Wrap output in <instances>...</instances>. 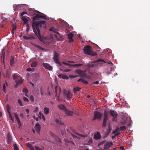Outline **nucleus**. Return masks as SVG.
Returning <instances> with one entry per match:
<instances>
[{"mask_svg":"<svg viewBox=\"0 0 150 150\" xmlns=\"http://www.w3.org/2000/svg\"><path fill=\"white\" fill-rule=\"evenodd\" d=\"M46 22L44 21H35L33 24V31L36 34L38 39L41 41L43 40V38L40 33V30L39 27H42V25H45Z\"/></svg>","mask_w":150,"mask_h":150,"instance_id":"obj_1","label":"nucleus"},{"mask_svg":"<svg viewBox=\"0 0 150 150\" xmlns=\"http://www.w3.org/2000/svg\"><path fill=\"white\" fill-rule=\"evenodd\" d=\"M91 47L90 46L86 45L85 46L83 49L84 53L85 54L92 56L97 55L96 53L93 52L91 51Z\"/></svg>","mask_w":150,"mask_h":150,"instance_id":"obj_2","label":"nucleus"},{"mask_svg":"<svg viewBox=\"0 0 150 150\" xmlns=\"http://www.w3.org/2000/svg\"><path fill=\"white\" fill-rule=\"evenodd\" d=\"M109 113L108 111L105 110L103 114V120L102 126L105 127L106 126L107 121L108 119Z\"/></svg>","mask_w":150,"mask_h":150,"instance_id":"obj_3","label":"nucleus"},{"mask_svg":"<svg viewBox=\"0 0 150 150\" xmlns=\"http://www.w3.org/2000/svg\"><path fill=\"white\" fill-rule=\"evenodd\" d=\"M110 115L112 117V121L117 122L118 116L117 112L114 110H110Z\"/></svg>","mask_w":150,"mask_h":150,"instance_id":"obj_4","label":"nucleus"},{"mask_svg":"<svg viewBox=\"0 0 150 150\" xmlns=\"http://www.w3.org/2000/svg\"><path fill=\"white\" fill-rule=\"evenodd\" d=\"M13 78L16 82L17 85H19L22 83L23 81L22 78L18 75H13Z\"/></svg>","mask_w":150,"mask_h":150,"instance_id":"obj_5","label":"nucleus"},{"mask_svg":"<svg viewBox=\"0 0 150 150\" xmlns=\"http://www.w3.org/2000/svg\"><path fill=\"white\" fill-rule=\"evenodd\" d=\"M103 115V114L102 113L96 111L94 112L93 120H94L96 119H98L100 120H101Z\"/></svg>","mask_w":150,"mask_h":150,"instance_id":"obj_6","label":"nucleus"},{"mask_svg":"<svg viewBox=\"0 0 150 150\" xmlns=\"http://www.w3.org/2000/svg\"><path fill=\"white\" fill-rule=\"evenodd\" d=\"M59 54L57 53L54 52L53 59L56 63L59 66H62V64L59 61Z\"/></svg>","mask_w":150,"mask_h":150,"instance_id":"obj_7","label":"nucleus"},{"mask_svg":"<svg viewBox=\"0 0 150 150\" xmlns=\"http://www.w3.org/2000/svg\"><path fill=\"white\" fill-rule=\"evenodd\" d=\"M104 62V63H106L102 59H98L97 60L95 61L94 62H89V63L87 64V66H88V67H93L94 66V64H93L94 63H96V62Z\"/></svg>","mask_w":150,"mask_h":150,"instance_id":"obj_8","label":"nucleus"},{"mask_svg":"<svg viewBox=\"0 0 150 150\" xmlns=\"http://www.w3.org/2000/svg\"><path fill=\"white\" fill-rule=\"evenodd\" d=\"M50 31H53L56 33V34L55 35V36L57 39L58 38L61 37V36L60 35V33L58 32V30L57 29L54 28V27L51 28L50 29Z\"/></svg>","mask_w":150,"mask_h":150,"instance_id":"obj_9","label":"nucleus"},{"mask_svg":"<svg viewBox=\"0 0 150 150\" xmlns=\"http://www.w3.org/2000/svg\"><path fill=\"white\" fill-rule=\"evenodd\" d=\"M43 66L45 69L50 71H52V70L53 68L48 63H43Z\"/></svg>","mask_w":150,"mask_h":150,"instance_id":"obj_10","label":"nucleus"},{"mask_svg":"<svg viewBox=\"0 0 150 150\" xmlns=\"http://www.w3.org/2000/svg\"><path fill=\"white\" fill-rule=\"evenodd\" d=\"M113 145V143L112 142H107L106 144H105L104 149H108L110 148Z\"/></svg>","mask_w":150,"mask_h":150,"instance_id":"obj_11","label":"nucleus"},{"mask_svg":"<svg viewBox=\"0 0 150 150\" xmlns=\"http://www.w3.org/2000/svg\"><path fill=\"white\" fill-rule=\"evenodd\" d=\"M35 129L38 133L40 134V130L41 127L38 123L36 124L35 126Z\"/></svg>","mask_w":150,"mask_h":150,"instance_id":"obj_12","label":"nucleus"},{"mask_svg":"<svg viewBox=\"0 0 150 150\" xmlns=\"http://www.w3.org/2000/svg\"><path fill=\"white\" fill-rule=\"evenodd\" d=\"M101 138V135L100 133L98 132H97L96 134H94L93 138L96 140L100 139Z\"/></svg>","mask_w":150,"mask_h":150,"instance_id":"obj_13","label":"nucleus"},{"mask_svg":"<svg viewBox=\"0 0 150 150\" xmlns=\"http://www.w3.org/2000/svg\"><path fill=\"white\" fill-rule=\"evenodd\" d=\"M58 107L60 110H63L65 112L67 109L65 106L62 104L58 105Z\"/></svg>","mask_w":150,"mask_h":150,"instance_id":"obj_14","label":"nucleus"},{"mask_svg":"<svg viewBox=\"0 0 150 150\" xmlns=\"http://www.w3.org/2000/svg\"><path fill=\"white\" fill-rule=\"evenodd\" d=\"M55 92L56 93V95H59L61 92V90L59 87L57 86L55 87Z\"/></svg>","mask_w":150,"mask_h":150,"instance_id":"obj_15","label":"nucleus"},{"mask_svg":"<svg viewBox=\"0 0 150 150\" xmlns=\"http://www.w3.org/2000/svg\"><path fill=\"white\" fill-rule=\"evenodd\" d=\"M40 13V12L38 11L33 9L29 11V13L32 15H34L36 14V13Z\"/></svg>","mask_w":150,"mask_h":150,"instance_id":"obj_16","label":"nucleus"},{"mask_svg":"<svg viewBox=\"0 0 150 150\" xmlns=\"http://www.w3.org/2000/svg\"><path fill=\"white\" fill-rule=\"evenodd\" d=\"M65 114L67 115L72 116L73 115L74 112L70 110L67 109L65 112Z\"/></svg>","mask_w":150,"mask_h":150,"instance_id":"obj_17","label":"nucleus"},{"mask_svg":"<svg viewBox=\"0 0 150 150\" xmlns=\"http://www.w3.org/2000/svg\"><path fill=\"white\" fill-rule=\"evenodd\" d=\"M74 34L71 33H70L68 35V38L71 42H73L74 40L72 39V37Z\"/></svg>","mask_w":150,"mask_h":150,"instance_id":"obj_18","label":"nucleus"},{"mask_svg":"<svg viewBox=\"0 0 150 150\" xmlns=\"http://www.w3.org/2000/svg\"><path fill=\"white\" fill-rule=\"evenodd\" d=\"M81 88L78 87H74L73 88V91L74 93H76L77 92L79 91Z\"/></svg>","mask_w":150,"mask_h":150,"instance_id":"obj_19","label":"nucleus"},{"mask_svg":"<svg viewBox=\"0 0 150 150\" xmlns=\"http://www.w3.org/2000/svg\"><path fill=\"white\" fill-rule=\"evenodd\" d=\"M39 18H40V13L36 14L35 16L33 17V21L34 22L35 20H37Z\"/></svg>","mask_w":150,"mask_h":150,"instance_id":"obj_20","label":"nucleus"},{"mask_svg":"<svg viewBox=\"0 0 150 150\" xmlns=\"http://www.w3.org/2000/svg\"><path fill=\"white\" fill-rule=\"evenodd\" d=\"M44 114L45 115H47L49 112V108L47 107L43 109Z\"/></svg>","mask_w":150,"mask_h":150,"instance_id":"obj_21","label":"nucleus"},{"mask_svg":"<svg viewBox=\"0 0 150 150\" xmlns=\"http://www.w3.org/2000/svg\"><path fill=\"white\" fill-rule=\"evenodd\" d=\"M58 77L65 79H68L69 78V77L65 75H58Z\"/></svg>","mask_w":150,"mask_h":150,"instance_id":"obj_22","label":"nucleus"},{"mask_svg":"<svg viewBox=\"0 0 150 150\" xmlns=\"http://www.w3.org/2000/svg\"><path fill=\"white\" fill-rule=\"evenodd\" d=\"M8 143L9 144H10L12 141V138L11 136L8 134L7 136Z\"/></svg>","mask_w":150,"mask_h":150,"instance_id":"obj_23","label":"nucleus"},{"mask_svg":"<svg viewBox=\"0 0 150 150\" xmlns=\"http://www.w3.org/2000/svg\"><path fill=\"white\" fill-rule=\"evenodd\" d=\"M39 13H40V18H42L44 19H47V18L45 14L40 12Z\"/></svg>","mask_w":150,"mask_h":150,"instance_id":"obj_24","label":"nucleus"},{"mask_svg":"<svg viewBox=\"0 0 150 150\" xmlns=\"http://www.w3.org/2000/svg\"><path fill=\"white\" fill-rule=\"evenodd\" d=\"M15 117L18 122V125H21L20 121L18 115L15 114Z\"/></svg>","mask_w":150,"mask_h":150,"instance_id":"obj_25","label":"nucleus"},{"mask_svg":"<svg viewBox=\"0 0 150 150\" xmlns=\"http://www.w3.org/2000/svg\"><path fill=\"white\" fill-rule=\"evenodd\" d=\"M23 38L25 40H31L35 39V38L34 36L28 37L24 36Z\"/></svg>","mask_w":150,"mask_h":150,"instance_id":"obj_26","label":"nucleus"},{"mask_svg":"<svg viewBox=\"0 0 150 150\" xmlns=\"http://www.w3.org/2000/svg\"><path fill=\"white\" fill-rule=\"evenodd\" d=\"M26 146L30 148V150H34L33 147L29 143H27L26 144Z\"/></svg>","mask_w":150,"mask_h":150,"instance_id":"obj_27","label":"nucleus"},{"mask_svg":"<svg viewBox=\"0 0 150 150\" xmlns=\"http://www.w3.org/2000/svg\"><path fill=\"white\" fill-rule=\"evenodd\" d=\"M14 59L13 57H12L10 60V64L11 66H13L14 64Z\"/></svg>","mask_w":150,"mask_h":150,"instance_id":"obj_28","label":"nucleus"},{"mask_svg":"<svg viewBox=\"0 0 150 150\" xmlns=\"http://www.w3.org/2000/svg\"><path fill=\"white\" fill-rule=\"evenodd\" d=\"M22 21L24 22V24H26L28 21V19L25 16H23L22 18Z\"/></svg>","mask_w":150,"mask_h":150,"instance_id":"obj_29","label":"nucleus"},{"mask_svg":"<svg viewBox=\"0 0 150 150\" xmlns=\"http://www.w3.org/2000/svg\"><path fill=\"white\" fill-rule=\"evenodd\" d=\"M23 92L25 93V96L27 97H28L27 93L28 92V91L27 89L26 88H23Z\"/></svg>","mask_w":150,"mask_h":150,"instance_id":"obj_30","label":"nucleus"},{"mask_svg":"<svg viewBox=\"0 0 150 150\" xmlns=\"http://www.w3.org/2000/svg\"><path fill=\"white\" fill-rule=\"evenodd\" d=\"M66 96L67 97V100H69V99L71 98L72 95V94L70 93V92H69L66 95Z\"/></svg>","mask_w":150,"mask_h":150,"instance_id":"obj_31","label":"nucleus"},{"mask_svg":"<svg viewBox=\"0 0 150 150\" xmlns=\"http://www.w3.org/2000/svg\"><path fill=\"white\" fill-rule=\"evenodd\" d=\"M83 71L80 69H77L76 71V72L80 76L82 73Z\"/></svg>","mask_w":150,"mask_h":150,"instance_id":"obj_32","label":"nucleus"},{"mask_svg":"<svg viewBox=\"0 0 150 150\" xmlns=\"http://www.w3.org/2000/svg\"><path fill=\"white\" fill-rule=\"evenodd\" d=\"M56 122L59 125H62L63 124V123L60 121L58 119H56L55 120Z\"/></svg>","mask_w":150,"mask_h":150,"instance_id":"obj_33","label":"nucleus"},{"mask_svg":"<svg viewBox=\"0 0 150 150\" xmlns=\"http://www.w3.org/2000/svg\"><path fill=\"white\" fill-rule=\"evenodd\" d=\"M37 65V63L36 62H33L31 64V67H35Z\"/></svg>","mask_w":150,"mask_h":150,"instance_id":"obj_34","label":"nucleus"},{"mask_svg":"<svg viewBox=\"0 0 150 150\" xmlns=\"http://www.w3.org/2000/svg\"><path fill=\"white\" fill-rule=\"evenodd\" d=\"M126 129V127L125 126H122L119 128L120 131H122L125 130Z\"/></svg>","mask_w":150,"mask_h":150,"instance_id":"obj_35","label":"nucleus"},{"mask_svg":"<svg viewBox=\"0 0 150 150\" xmlns=\"http://www.w3.org/2000/svg\"><path fill=\"white\" fill-rule=\"evenodd\" d=\"M80 76L82 78H85L86 77V75L85 74V72L83 71L82 73V74L80 75Z\"/></svg>","mask_w":150,"mask_h":150,"instance_id":"obj_36","label":"nucleus"},{"mask_svg":"<svg viewBox=\"0 0 150 150\" xmlns=\"http://www.w3.org/2000/svg\"><path fill=\"white\" fill-rule=\"evenodd\" d=\"M10 105L8 104L7 105H6L7 110L8 112V113L9 114H10L9 110L10 109Z\"/></svg>","mask_w":150,"mask_h":150,"instance_id":"obj_37","label":"nucleus"},{"mask_svg":"<svg viewBox=\"0 0 150 150\" xmlns=\"http://www.w3.org/2000/svg\"><path fill=\"white\" fill-rule=\"evenodd\" d=\"M119 130V128L118 127H117L116 128L115 130L114 131H113L112 132V134H114L117 132Z\"/></svg>","mask_w":150,"mask_h":150,"instance_id":"obj_38","label":"nucleus"},{"mask_svg":"<svg viewBox=\"0 0 150 150\" xmlns=\"http://www.w3.org/2000/svg\"><path fill=\"white\" fill-rule=\"evenodd\" d=\"M13 149L14 150H18V147L17 146L16 144H14L13 145Z\"/></svg>","mask_w":150,"mask_h":150,"instance_id":"obj_39","label":"nucleus"},{"mask_svg":"<svg viewBox=\"0 0 150 150\" xmlns=\"http://www.w3.org/2000/svg\"><path fill=\"white\" fill-rule=\"evenodd\" d=\"M60 70L61 71L64 72H68L70 71V70L69 69H60Z\"/></svg>","mask_w":150,"mask_h":150,"instance_id":"obj_40","label":"nucleus"},{"mask_svg":"<svg viewBox=\"0 0 150 150\" xmlns=\"http://www.w3.org/2000/svg\"><path fill=\"white\" fill-rule=\"evenodd\" d=\"M81 82L84 83L85 84H88V82L83 79L82 80Z\"/></svg>","mask_w":150,"mask_h":150,"instance_id":"obj_41","label":"nucleus"},{"mask_svg":"<svg viewBox=\"0 0 150 150\" xmlns=\"http://www.w3.org/2000/svg\"><path fill=\"white\" fill-rule=\"evenodd\" d=\"M62 63L64 64H65L66 65V66H72V65H71V64H70L69 63H66L65 62H62Z\"/></svg>","mask_w":150,"mask_h":150,"instance_id":"obj_42","label":"nucleus"},{"mask_svg":"<svg viewBox=\"0 0 150 150\" xmlns=\"http://www.w3.org/2000/svg\"><path fill=\"white\" fill-rule=\"evenodd\" d=\"M18 103L20 106H23V104L22 103L21 101L20 100H18Z\"/></svg>","mask_w":150,"mask_h":150,"instance_id":"obj_43","label":"nucleus"},{"mask_svg":"<svg viewBox=\"0 0 150 150\" xmlns=\"http://www.w3.org/2000/svg\"><path fill=\"white\" fill-rule=\"evenodd\" d=\"M77 76L75 75H69V77L70 78L72 79L73 78H76L77 77Z\"/></svg>","mask_w":150,"mask_h":150,"instance_id":"obj_44","label":"nucleus"},{"mask_svg":"<svg viewBox=\"0 0 150 150\" xmlns=\"http://www.w3.org/2000/svg\"><path fill=\"white\" fill-rule=\"evenodd\" d=\"M69 91H68L67 90H66L65 89H64L63 90V93L64 94H65L66 95L69 92Z\"/></svg>","mask_w":150,"mask_h":150,"instance_id":"obj_45","label":"nucleus"},{"mask_svg":"<svg viewBox=\"0 0 150 150\" xmlns=\"http://www.w3.org/2000/svg\"><path fill=\"white\" fill-rule=\"evenodd\" d=\"M82 65V64H75L74 65H72L74 66H80Z\"/></svg>","mask_w":150,"mask_h":150,"instance_id":"obj_46","label":"nucleus"},{"mask_svg":"<svg viewBox=\"0 0 150 150\" xmlns=\"http://www.w3.org/2000/svg\"><path fill=\"white\" fill-rule=\"evenodd\" d=\"M105 142V140L103 141L102 142H100L98 144V146H100V145L103 144Z\"/></svg>","mask_w":150,"mask_h":150,"instance_id":"obj_47","label":"nucleus"},{"mask_svg":"<svg viewBox=\"0 0 150 150\" xmlns=\"http://www.w3.org/2000/svg\"><path fill=\"white\" fill-rule=\"evenodd\" d=\"M41 118H42V119H43V120H44V121H45V117L43 114H42L41 115Z\"/></svg>","mask_w":150,"mask_h":150,"instance_id":"obj_48","label":"nucleus"},{"mask_svg":"<svg viewBox=\"0 0 150 150\" xmlns=\"http://www.w3.org/2000/svg\"><path fill=\"white\" fill-rule=\"evenodd\" d=\"M40 91L42 96L43 94L44 91L43 90L42 88H40Z\"/></svg>","mask_w":150,"mask_h":150,"instance_id":"obj_49","label":"nucleus"},{"mask_svg":"<svg viewBox=\"0 0 150 150\" xmlns=\"http://www.w3.org/2000/svg\"><path fill=\"white\" fill-rule=\"evenodd\" d=\"M23 99L25 101V102H28V99L26 97H24L23 98Z\"/></svg>","mask_w":150,"mask_h":150,"instance_id":"obj_50","label":"nucleus"},{"mask_svg":"<svg viewBox=\"0 0 150 150\" xmlns=\"http://www.w3.org/2000/svg\"><path fill=\"white\" fill-rule=\"evenodd\" d=\"M92 142H93V140H92V138H91L90 139L88 142V143L89 144L92 143Z\"/></svg>","mask_w":150,"mask_h":150,"instance_id":"obj_51","label":"nucleus"},{"mask_svg":"<svg viewBox=\"0 0 150 150\" xmlns=\"http://www.w3.org/2000/svg\"><path fill=\"white\" fill-rule=\"evenodd\" d=\"M30 98L32 101L33 102L34 101V99L33 96H30Z\"/></svg>","mask_w":150,"mask_h":150,"instance_id":"obj_52","label":"nucleus"},{"mask_svg":"<svg viewBox=\"0 0 150 150\" xmlns=\"http://www.w3.org/2000/svg\"><path fill=\"white\" fill-rule=\"evenodd\" d=\"M35 150H42L41 148L38 147H35Z\"/></svg>","mask_w":150,"mask_h":150,"instance_id":"obj_53","label":"nucleus"},{"mask_svg":"<svg viewBox=\"0 0 150 150\" xmlns=\"http://www.w3.org/2000/svg\"><path fill=\"white\" fill-rule=\"evenodd\" d=\"M16 27L15 25H13V29L12 30H15L16 29Z\"/></svg>","mask_w":150,"mask_h":150,"instance_id":"obj_54","label":"nucleus"},{"mask_svg":"<svg viewBox=\"0 0 150 150\" xmlns=\"http://www.w3.org/2000/svg\"><path fill=\"white\" fill-rule=\"evenodd\" d=\"M38 110V107H36L34 110V112H36Z\"/></svg>","mask_w":150,"mask_h":150,"instance_id":"obj_55","label":"nucleus"},{"mask_svg":"<svg viewBox=\"0 0 150 150\" xmlns=\"http://www.w3.org/2000/svg\"><path fill=\"white\" fill-rule=\"evenodd\" d=\"M123 117H124L123 120L124 121V123H125L127 121V118L126 117H125L124 116H123Z\"/></svg>","mask_w":150,"mask_h":150,"instance_id":"obj_56","label":"nucleus"},{"mask_svg":"<svg viewBox=\"0 0 150 150\" xmlns=\"http://www.w3.org/2000/svg\"><path fill=\"white\" fill-rule=\"evenodd\" d=\"M25 14H27V13L25 12H23L21 13V16H23V15Z\"/></svg>","mask_w":150,"mask_h":150,"instance_id":"obj_57","label":"nucleus"},{"mask_svg":"<svg viewBox=\"0 0 150 150\" xmlns=\"http://www.w3.org/2000/svg\"><path fill=\"white\" fill-rule=\"evenodd\" d=\"M9 72H8V71H6V77H8L9 76Z\"/></svg>","mask_w":150,"mask_h":150,"instance_id":"obj_58","label":"nucleus"},{"mask_svg":"<svg viewBox=\"0 0 150 150\" xmlns=\"http://www.w3.org/2000/svg\"><path fill=\"white\" fill-rule=\"evenodd\" d=\"M42 114L41 112H39L38 115V117H39L41 119V116Z\"/></svg>","mask_w":150,"mask_h":150,"instance_id":"obj_59","label":"nucleus"},{"mask_svg":"<svg viewBox=\"0 0 150 150\" xmlns=\"http://www.w3.org/2000/svg\"><path fill=\"white\" fill-rule=\"evenodd\" d=\"M36 46L39 49H40L41 50H43V48L40 47V46H38V45H36Z\"/></svg>","mask_w":150,"mask_h":150,"instance_id":"obj_60","label":"nucleus"},{"mask_svg":"<svg viewBox=\"0 0 150 150\" xmlns=\"http://www.w3.org/2000/svg\"><path fill=\"white\" fill-rule=\"evenodd\" d=\"M120 134V133L119 132H117L116 133H115L114 135L115 136L119 135Z\"/></svg>","mask_w":150,"mask_h":150,"instance_id":"obj_61","label":"nucleus"},{"mask_svg":"<svg viewBox=\"0 0 150 150\" xmlns=\"http://www.w3.org/2000/svg\"><path fill=\"white\" fill-rule=\"evenodd\" d=\"M3 89L5 91V88H6V86L5 85V84H4L3 85Z\"/></svg>","mask_w":150,"mask_h":150,"instance_id":"obj_62","label":"nucleus"},{"mask_svg":"<svg viewBox=\"0 0 150 150\" xmlns=\"http://www.w3.org/2000/svg\"><path fill=\"white\" fill-rule=\"evenodd\" d=\"M32 70V69L31 68H28L27 69V71H30Z\"/></svg>","mask_w":150,"mask_h":150,"instance_id":"obj_63","label":"nucleus"},{"mask_svg":"<svg viewBox=\"0 0 150 150\" xmlns=\"http://www.w3.org/2000/svg\"><path fill=\"white\" fill-rule=\"evenodd\" d=\"M99 81H96L95 82H94L93 83V84H96V85L98 84H99Z\"/></svg>","mask_w":150,"mask_h":150,"instance_id":"obj_64","label":"nucleus"}]
</instances>
